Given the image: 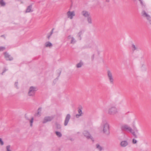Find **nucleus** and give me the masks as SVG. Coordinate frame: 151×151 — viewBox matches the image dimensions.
<instances>
[{"mask_svg": "<svg viewBox=\"0 0 151 151\" xmlns=\"http://www.w3.org/2000/svg\"><path fill=\"white\" fill-rule=\"evenodd\" d=\"M101 126L103 133L107 135H109L110 134L109 125L108 122L106 121H103Z\"/></svg>", "mask_w": 151, "mask_h": 151, "instance_id": "nucleus-1", "label": "nucleus"}, {"mask_svg": "<svg viewBox=\"0 0 151 151\" xmlns=\"http://www.w3.org/2000/svg\"><path fill=\"white\" fill-rule=\"evenodd\" d=\"M121 129L126 131H129L131 133L134 137H136L137 135L135 132L132 129V128L127 124L122 125L121 127Z\"/></svg>", "mask_w": 151, "mask_h": 151, "instance_id": "nucleus-2", "label": "nucleus"}, {"mask_svg": "<svg viewBox=\"0 0 151 151\" xmlns=\"http://www.w3.org/2000/svg\"><path fill=\"white\" fill-rule=\"evenodd\" d=\"M119 112L118 109L115 106H111L109 108L107 113L110 115H114Z\"/></svg>", "mask_w": 151, "mask_h": 151, "instance_id": "nucleus-3", "label": "nucleus"}, {"mask_svg": "<svg viewBox=\"0 0 151 151\" xmlns=\"http://www.w3.org/2000/svg\"><path fill=\"white\" fill-rule=\"evenodd\" d=\"M107 76L110 83L113 84L114 83V78L112 72L109 70L107 71Z\"/></svg>", "mask_w": 151, "mask_h": 151, "instance_id": "nucleus-4", "label": "nucleus"}, {"mask_svg": "<svg viewBox=\"0 0 151 151\" xmlns=\"http://www.w3.org/2000/svg\"><path fill=\"white\" fill-rule=\"evenodd\" d=\"M37 89L36 87L31 86L29 90L28 93V95L30 96H33L35 95L36 91Z\"/></svg>", "mask_w": 151, "mask_h": 151, "instance_id": "nucleus-5", "label": "nucleus"}, {"mask_svg": "<svg viewBox=\"0 0 151 151\" xmlns=\"http://www.w3.org/2000/svg\"><path fill=\"white\" fill-rule=\"evenodd\" d=\"M54 117L52 116H46L44 117L42 121V123L45 124L48 122L51 121L53 119Z\"/></svg>", "mask_w": 151, "mask_h": 151, "instance_id": "nucleus-6", "label": "nucleus"}, {"mask_svg": "<svg viewBox=\"0 0 151 151\" xmlns=\"http://www.w3.org/2000/svg\"><path fill=\"white\" fill-rule=\"evenodd\" d=\"M67 17L70 19H73V17L76 15L74 11H68L67 13Z\"/></svg>", "mask_w": 151, "mask_h": 151, "instance_id": "nucleus-7", "label": "nucleus"}, {"mask_svg": "<svg viewBox=\"0 0 151 151\" xmlns=\"http://www.w3.org/2000/svg\"><path fill=\"white\" fill-rule=\"evenodd\" d=\"M142 16L144 17H146L147 20L149 21L150 24H151V17L145 11H143L142 12Z\"/></svg>", "mask_w": 151, "mask_h": 151, "instance_id": "nucleus-8", "label": "nucleus"}, {"mask_svg": "<svg viewBox=\"0 0 151 151\" xmlns=\"http://www.w3.org/2000/svg\"><path fill=\"white\" fill-rule=\"evenodd\" d=\"M68 40L70 41L71 44H74L76 42V40L75 38L72 35H69L67 37Z\"/></svg>", "mask_w": 151, "mask_h": 151, "instance_id": "nucleus-9", "label": "nucleus"}, {"mask_svg": "<svg viewBox=\"0 0 151 151\" xmlns=\"http://www.w3.org/2000/svg\"><path fill=\"white\" fill-rule=\"evenodd\" d=\"M129 143L128 141L124 140L121 141L120 143V145L122 147H125L129 145Z\"/></svg>", "mask_w": 151, "mask_h": 151, "instance_id": "nucleus-10", "label": "nucleus"}, {"mask_svg": "<svg viewBox=\"0 0 151 151\" xmlns=\"http://www.w3.org/2000/svg\"><path fill=\"white\" fill-rule=\"evenodd\" d=\"M70 115L69 114H67L66 115L64 122V125L65 126H66L68 125L70 118Z\"/></svg>", "mask_w": 151, "mask_h": 151, "instance_id": "nucleus-11", "label": "nucleus"}, {"mask_svg": "<svg viewBox=\"0 0 151 151\" xmlns=\"http://www.w3.org/2000/svg\"><path fill=\"white\" fill-rule=\"evenodd\" d=\"M4 54L5 58L6 59V60H13V58L7 52H4Z\"/></svg>", "mask_w": 151, "mask_h": 151, "instance_id": "nucleus-12", "label": "nucleus"}, {"mask_svg": "<svg viewBox=\"0 0 151 151\" xmlns=\"http://www.w3.org/2000/svg\"><path fill=\"white\" fill-rule=\"evenodd\" d=\"M83 134L87 139L92 138L91 136L87 131H84L83 132Z\"/></svg>", "mask_w": 151, "mask_h": 151, "instance_id": "nucleus-13", "label": "nucleus"}, {"mask_svg": "<svg viewBox=\"0 0 151 151\" xmlns=\"http://www.w3.org/2000/svg\"><path fill=\"white\" fill-rule=\"evenodd\" d=\"M44 45L45 47L49 48H51L53 46L52 44L49 41H47L45 42Z\"/></svg>", "mask_w": 151, "mask_h": 151, "instance_id": "nucleus-14", "label": "nucleus"}, {"mask_svg": "<svg viewBox=\"0 0 151 151\" xmlns=\"http://www.w3.org/2000/svg\"><path fill=\"white\" fill-rule=\"evenodd\" d=\"M81 14L82 15L86 17H88L89 16L90 14L86 11H83L81 12Z\"/></svg>", "mask_w": 151, "mask_h": 151, "instance_id": "nucleus-15", "label": "nucleus"}, {"mask_svg": "<svg viewBox=\"0 0 151 151\" xmlns=\"http://www.w3.org/2000/svg\"><path fill=\"white\" fill-rule=\"evenodd\" d=\"M42 108L41 107L39 108L37 113L35 114L36 116L39 117L41 116L42 113Z\"/></svg>", "mask_w": 151, "mask_h": 151, "instance_id": "nucleus-16", "label": "nucleus"}, {"mask_svg": "<svg viewBox=\"0 0 151 151\" xmlns=\"http://www.w3.org/2000/svg\"><path fill=\"white\" fill-rule=\"evenodd\" d=\"M96 148L98 149V150H100V151H101V150H104V149L103 147L99 144H97L96 145Z\"/></svg>", "mask_w": 151, "mask_h": 151, "instance_id": "nucleus-17", "label": "nucleus"}, {"mask_svg": "<svg viewBox=\"0 0 151 151\" xmlns=\"http://www.w3.org/2000/svg\"><path fill=\"white\" fill-rule=\"evenodd\" d=\"M33 11L32 9V6H29L27 7V9L25 11L26 13L30 12Z\"/></svg>", "mask_w": 151, "mask_h": 151, "instance_id": "nucleus-18", "label": "nucleus"}, {"mask_svg": "<svg viewBox=\"0 0 151 151\" xmlns=\"http://www.w3.org/2000/svg\"><path fill=\"white\" fill-rule=\"evenodd\" d=\"M86 20L89 24H92V21L91 16H89L87 17Z\"/></svg>", "mask_w": 151, "mask_h": 151, "instance_id": "nucleus-19", "label": "nucleus"}, {"mask_svg": "<svg viewBox=\"0 0 151 151\" xmlns=\"http://www.w3.org/2000/svg\"><path fill=\"white\" fill-rule=\"evenodd\" d=\"M29 123L30 126L31 127L33 126V123L34 121V118L33 117L31 118L30 119H28Z\"/></svg>", "mask_w": 151, "mask_h": 151, "instance_id": "nucleus-20", "label": "nucleus"}, {"mask_svg": "<svg viewBox=\"0 0 151 151\" xmlns=\"http://www.w3.org/2000/svg\"><path fill=\"white\" fill-rule=\"evenodd\" d=\"M78 114H76V117L77 118H78L79 117L81 116L82 114V110L81 109H78Z\"/></svg>", "mask_w": 151, "mask_h": 151, "instance_id": "nucleus-21", "label": "nucleus"}, {"mask_svg": "<svg viewBox=\"0 0 151 151\" xmlns=\"http://www.w3.org/2000/svg\"><path fill=\"white\" fill-rule=\"evenodd\" d=\"M55 133L56 135L58 137L60 138L62 136V134L60 132L56 131L55 132Z\"/></svg>", "mask_w": 151, "mask_h": 151, "instance_id": "nucleus-22", "label": "nucleus"}, {"mask_svg": "<svg viewBox=\"0 0 151 151\" xmlns=\"http://www.w3.org/2000/svg\"><path fill=\"white\" fill-rule=\"evenodd\" d=\"M83 33V31L82 30L80 31L77 34V36L79 39H81V36L82 35Z\"/></svg>", "mask_w": 151, "mask_h": 151, "instance_id": "nucleus-23", "label": "nucleus"}, {"mask_svg": "<svg viewBox=\"0 0 151 151\" xmlns=\"http://www.w3.org/2000/svg\"><path fill=\"white\" fill-rule=\"evenodd\" d=\"M6 150L7 151H11L12 150V147L10 145H8L6 147Z\"/></svg>", "mask_w": 151, "mask_h": 151, "instance_id": "nucleus-24", "label": "nucleus"}, {"mask_svg": "<svg viewBox=\"0 0 151 151\" xmlns=\"http://www.w3.org/2000/svg\"><path fill=\"white\" fill-rule=\"evenodd\" d=\"M83 64V63L82 62H80L76 65V67L78 68H80L82 66Z\"/></svg>", "mask_w": 151, "mask_h": 151, "instance_id": "nucleus-25", "label": "nucleus"}, {"mask_svg": "<svg viewBox=\"0 0 151 151\" xmlns=\"http://www.w3.org/2000/svg\"><path fill=\"white\" fill-rule=\"evenodd\" d=\"M5 3L3 0H0V5L1 6H5Z\"/></svg>", "mask_w": 151, "mask_h": 151, "instance_id": "nucleus-26", "label": "nucleus"}, {"mask_svg": "<svg viewBox=\"0 0 151 151\" xmlns=\"http://www.w3.org/2000/svg\"><path fill=\"white\" fill-rule=\"evenodd\" d=\"M53 33V30H52L50 32V33L48 34L47 36V37L48 38V40H49L50 38V37L52 35V34Z\"/></svg>", "mask_w": 151, "mask_h": 151, "instance_id": "nucleus-27", "label": "nucleus"}, {"mask_svg": "<svg viewBox=\"0 0 151 151\" xmlns=\"http://www.w3.org/2000/svg\"><path fill=\"white\" fill-rule=\"evenodd\" d=\"M4 145V142L2 138H0V145L3 146Z\"/></svg>", "mask_w": 151, "mask_h": 151, "instance_id": "nucleus-28", "label": "nucleus"}, {"mask_svg": "<svg viewBox=\"0 0 151 151\" xmlns=\"http://www.w3.org/2000/svg\"><path fill=\"white\" fill-rule=\"evenodd\" d=\"M132 47L133 50H134L137 49V47H136L134 45H132Z\"/></svg>", "mask_w": 151, "mask_h": 151, "instance_id": "nucleus-29", "label": "nucleus"}, {"mask_svg": "<svg viewBox=\"0 0 151 151\" xmlns=\"http://www.w3.org/2000/svg\"><path fill=\"white\" fill-rule=\"evenodd\" d=\"M5 49L4 47H0V52L4 51Z\"/></svg>", "mask_w": 151, "mask_h": 151, "instance_id": "nucleus-30", "label": "nucleus"}, {"mask_svg": "<svg viewBox=\"0 0 151 151\" xmlns=\"http://www.w3.org/2000/svg\"><path fill=\"white\" fill-rule=\"evenodd\" d=\"M137 142V141L135 139H133L132 140V143L133 144H136Z\"/></svg>", "mask_w": 151, "mask_h": 151, "instance_id": "nucleus-31", "label": "nucleus"}, {"mask_svg": "<svg viewBox=\"0 0 151 151\" xmlns=\"http://www.w3.org/2000/svg\"><path fill=\"white\" fill-rule=\"evenodd\" d=\"M139 1H140V2L141 3V4L142 5H143V3L142 2V0H139Z\"/></svg>", "mask_w": 151, "mask_h": 151, "instance_id": "nucleus-32", "label": "nucleus"}, {"mask_svg": "<svg viewBox=\"0 0 151 151\" xmlns=\"http://www.w3.org/2000/svg\"><path fill=\"white\" fill-rule=\"evenodd\" d=\"M6 69L4 70L1 73L2 75H3V73L6 71Z\"/></svg>", "mask_w": 151, "mask_h": 151, "instance_id": "nucleus-33", "label": "nucleus"}, {"mask_svg": "<svg viewBox=\"0 0 151 151\" xmlns=\"http://www.w3.org/2000/svg\"><path fill=\"white\" fill-rule=\"evenodd\" d=\"M17 84H18V83H17V82H16V83H15V86L16 87H17Z\"/></svg>", "mask_w": 151, "mask_h": 151, "instance_id": "nucleus-34", "label": "nucleus"}, {"mask_svg": "<svg viewBox=\"0 0 151 151\" xmlns=\"http://www.w3.org/2000/svg\"><path fill=\"white\" fill-rule=\"evenodd\" d=\"M70 140L71 141H73L74 140V139L73 138H71L70 139Z\"/></svg>", "mask_w": 151, "mask_h": 151, "instance_id": "nucleus-35", "label": "nucleus"}, {"mask_svg": "<svg viewBox=\"0 0 151 151\" xmlns=\"http://www.w3.org/2000/svg\"><path fill=\"white\" fill-rule=\"evenodd\" d=\"M94 55H93L92 57V60H93V59H94Z\"/></svg>", "mask_w": 151, "mask_h": 151, "instance_id": "nucleus-36", "label": "nucleus"}, {"mask_svg": "<svg viewBox=\"0 0 151 151\" xmlns=\"http://www.w3.org/2000/svg\"><path fill=\"white\" fill-rule=\"evenodd\" d=\"M135 129V130L136 132H138V130L136 128Z\"/></svg>", "mask_w": 151, "mask_h": 151, "instance_id": "nucleus-37", "label": "nucleus"}, {"mask_svg": "<svg viewBox=\"0 0 151 151\" xmlns=\"http://www.w3.org/2000/svg\"><path fill=\"white\" fill-rule=\"evenodd\" d=\"M106 0L107 2H109V0Z\"/></svg>", "mask_w": 151, "mask_h": 151, "instance_id": "nucleus-38", "label": "nucleus"}]
</instances>
